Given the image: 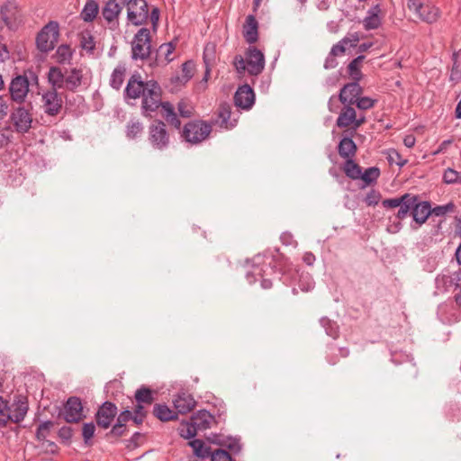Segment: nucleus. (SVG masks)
<instances>
[{"label":"nucleus","instance_id":"1","mask_svg":"<svg viewBox=\"0 0 461 461\" xmlns=\"http://www.w3.org/2000/svg\"><path fill=\"white\" fill-rule=\"evenodd\" d=\"M48 80L51 86L77 92L83 81V72L77 68L69 70L66 68L63 71L59 67H51L48 73Z\"/></svg>","mask_w":461,"mask_h":461},{"label":"nucleus","instance_id":"2","mask_svg":"<svg viewBox=\"0 0 461 461\" xmlns=\"http://www.w3.org/2000/svg\"><path fill=\"white\" fill-rule=\"evenodd\" d=\"M147 140L153 149L167 150L171 144V134L166 122L161 120H154L149 125Z\"/></svg>","mask_w":461,"mask_h":461},{"label":"nucleus","instance_id":"3","mask_svg":"<svg viewBox=\"0 0 461 461\" xmlns=\"http://www.w3.org/2000/svg\"><path fill=\"white\" fill-rule=\"evenodd\" d=\"M161 94V87L157 81H148L146 92L141 96V113L143 116L151 118V113L156 112L160 107L163 103Z\"/></svg>","mask_w":461,"mask_h":461},{"label":"nucleus","instance_id":"4","mask_svg":"<svg viewBox=\"0 0 461 461\" xmlns=\"http://www.w3.org/2000/svg\"><path fill=\"white\" fill-rule=\"evenodd\" d=\"M212 132V124L202 120L187 122L182 131L183 139L191 144H199L205 140Z\"/></svg>","mask_w":461,"mask_h":461},{"label":"nucleus","instance_id":"5","mask_svg":"<svg viewBox=\"0 0 461 461\" xmlns=\"http://www.w3.org/2000/svg\"><path fill=\"white\" fill-rule=\"evenodd\" d=\"M59 23L50 21L40 31L36 37V45L40 51L48 53L55 48L59 36Z\"/></svg>","mask_w":461,"mask_h":461},{"label":"nucleus","instance_id":"6","mask_svg":"<svg viewBox=\"0 0 461 461\" xmlns=\"http://www.w3.org/2000/svg\"><path fill=\"white\" fill-rule=\"evenodd\" d=\"M150 32L141 28L134 35L131 42V59L134 60L147 59L151 54Z\"/></svg>","mask_w":461,"mask_h":461},{"label":"nucleus","instance_id":"7","mask_svg":"<svg viewBox=\"0 0 461 461\" xmlns=\"http://www.w3.org/2000/svg\"><path fill=\"white\" fill-rule=\"evenodd\" d=\"M127 19L133 25H141L149 19V8L146 0H127Z\"/></svg>","mask_w":461,"mask_h":461},{"label":"nucleus","instance_id":"8","mask_svg":"<svg viewBox=\"0 0 461 461\" xmlns=\"http://www.w3.org/2000/svg\"><path fill=\"white\" fill-rule=\"evenodd\" d=\"M55 86L45 91L41 95V108L48 116H57L62 110L63 101Z\"/></svg>","mask_w":461,"mask_h":461},{"label":"nucleus","instance_id":"9","mask_svg":"<svg viewBox=\"0 0 461 461\" xmlns=\"http://www.w3.org/2000/svg\"><path fill=\"white\" fill-rule=\"evenodd\" d=\"M343 105L336 121V125L339 128L352 127L354 130H357L366 122V117L364 115L357 116V112L355 108L352 107L353 104Z\"/></svg>","mask_w":461,"mask_h":461},{"label":"nucleus","instance_id":"10","mask_svg":"<svg viewBox=\"0 0 461 461\" xmlns=\"http://www.w3.org/2000/svg\"><path fill=\"white\" fill-rule=\"evenodd\" d=\"M127 5V0H108L102 9V16L106 21L110 29L114 30L119 26V15Z\"/></svg>","mask_w":461,"mask_h":461},{"label":"nucleus","instance_id":"11","mask_svg":"<svg viewBox=\"0 0 461 461\" xmlns=\"http://www.w3.org/2000/svg\"><path fill=\"white\" fill-rule=\"evenodd\" d=\"M0 14L6 28L10 31L17 30L23 23L21 11L14 2L4 4L0 8Z\"/></svg>","mask_w":461,"mask_h":461},{"label":"nucleus","instance_id":"12","mask_svg":"<svg viewBox=\"0 0 461 461\" xmlns=\"http://www.w3.org/2000/svg\"><path fill=\"white\" fill-rule=\"evenodd\" d=\"M30 80L26 75H19L14 77L9 86L11 99L18 104L25 101L29 93Z\"/></svg>","mask_w":461,"mask_h":461},{"label":"nucleus","instance_id":"13","mask_svg":"<svg viewBox=\"0 0 461 461\" xmlns=\"http://www.w3.org/2000/svg\"><path fill=\"white\" fill-rule=\"evenodd\" d=\"M11 122L18 133H26L32 128V116L24 106L14 109L10 116Z\"/></svg>","mask_w":461,"mask_h":461},{"label":"nucleus","instance_id":"14","mask_svg":"<svg viewBox=\"0 0 461 461\" xmlns=\"http://www.w3.org/2000/svg\"><path fill=\"white\" fill-rule=\"evenodd\" d=\"M117 411V406L113 402L109 401L103 402L95 413L97 426L104 429L110 428Z\"/></svg>","mask_w":461,"mask_h":461},{"label":"nucleus","instance_id":"15","mask_svg":"<svg viewBox=\"0 0 461 461\" xmlns=\"http://www.w3.org/2000/svg\"><path fill=\"white\" fill-rule=\"evenodd\" d=\"M63 417L68 423H77L86 417L80 398L72 396L67 400L64 405Z\"/></svg>","mask_w":461,"mask_h":461},{"label":"nucleus","instance_id":"16","mask_svg":"<svg viewBox=\"0 0 461 461\" xmlns=\"http://www.w3.org/2000/svg\"><path fill=\"white\" fill-rule=\"evenodd\" d=\"M247 70L252 76L259 75L265 68V57L256 47H249L246 53Z\"/></svg>","mask_w":461,"mask_h":461},{"label":"nucleus","instance_id":"17","mask_svg":"<svg viewBox=\"0 0 461 461\" xmlns=\"http://www.w3.org/2000/svg\"><path fill=\"white\" fill-rule=\"evenodd\" d=\"M355 81L346 84L339 91V100L342 104H355L363 93V88Z\"/></svg>","mask_w":461,"mask_h":461},{"label":"nucleus","instance_id":"18","mask_svg":"<svg viewBox=\"0 0 461 461\" xmlns=\"http://www.w3.org/2000/svg\"><path fill=\"white\" fill-rule=\"evenodd\" d=\"M412 217L415 224H411V229L418 230L431 214V208L429 202H420L416 195V201L413 203Z\"/></svg>","mask_w":461,"mask_h":461},{"label":"nucleus","instance_id":"19","mask_svg":"<svg viewBox=\"0 0 461 461\" xmlns=\"http://www.w3.org/2000/svg\"><path fill=\"white\" fill-rule=\"evenodd\" d=\"M148 81L144 82L140 74H133L128 80L127 86L124 90L125 97L131 99H137L143 95L146 92Z\"/></svg>","mask_w":461,"mask_h":461},{"label":"nucleus","instance_id":"20","mask_svg":"<svg viewBox=\"0 0 461 461\" xmlns=\"http://www.w3.org/2000/svg\"><path fill=\"white\" fill-rule=\"evenodd\" d=\"M255 101V95L252 88L244 85L240 86L234 95V104L242 109H249Z\"/></svg>","mask_w":461,"mask_h":461},{"label":"nucleus","instance_id":"21","mask_svg":"<svg viewBox=\"0 0 461 461\" xmlns=\"http://www.w3.org/2000/svg\"><path fill=\"white\" fill-rule=\"evenodd\" d=\"M28 410V402L25 398L20 397L11 404L8 403V413H10L11 416L10 421L14 423L21 422L26 416Z\"/></svg>","mask_w":461,"mask_h":461},{"label":"nucleus","instance_id":"22","mask_svg":"<svg viewBox=\"0 0 461 461\" xmlns=\"http://www.w3.org/2000/svg\"><path fill=\"white\" fill-rule=\"evenodd\" d=\"M382 9L379 4L372 6L363 20V26L366 31L378 29L382 24Z\"/></svg>","mask_w":461,"mask_h":461},{"label":"nucleus","instance_id":"23","mask_svg":"<svg viewBox=\"0 0 461 461\" xmlns=\"http://www.w3.org/2000/svg\"><path fill=\"white\" fill-rule=\"evenodd\" d=\"M174 407L178 413L185 414L191 411L196 405V402L191 394L181 393L173 401Z\"/></svg>","mask_w":461,"mask_h":461},{"label":"nucleus","instance_id":"24","mask_svg":"<svg viewBox=\"0 0 461 461\" xmlns=\"http://www.w3.org/2000/svg\"><path fill=\"white\" fill-rule=\"evenodd\" d=\"M258 23L255 16L252 14L248 15L243 26V37L248 43L252 44L258 41Z\"/></svg>","mask_w":461,"mask_h":461},{"label":"nucleus","instance_id":"25","mask_svg":"<svg viewBox=\"0 0 461 461\" xmlns=\"http://www.w3.org/2000/svg\"><path fill=\"white\" fill-rule=\"evenodd\" d=\"M213 416L205 410H200L191 417V421L197 430H204L210 428Z\"/></svg>","mask_w":461,"mask_h":461},{"label":"nucleus","instance_id":"26","mask_svg":"<svg viewBox=\"0 0 461 461\" xmlns=\"http://www.w3.org/2000/svg\"><path fill=\"white\" fill-rule=\"evenodd\" d=\"M194 64L191 60L185 61L181 68V75H176L171 78V82L177 86L187 83L194 76Z\"/></svg>","mask_w":461,"mask_h":461},{"label":"nucleus","instance_id":"27","mask_svg":"<svg viewBox=\"0 0 461 461\" xmlns=\"http://www.w3.org/2000/svg\"><path fill=\"white\" fill-rule=\"evenodd\" d=\"M357 145L351 138H343L338 146V152L343 158L352 159L356 155Z\"/></svg>","mask_w":461,"mask_h":461},{"label":"nucleus","instance_id":"28","mask_svg":"<svg viewBox=\"0 0 461 461\" xmlns=\"http://www.w3.org/2000/svg\"><path fill=\"white\" fill-rule=\"evenodd\" d=\"M231 111L230 107L227 104H223L220 106L215 124L221 128L231 129L235 126V123L230 122Z\"/></svg>","mask_w":461,"mask_h":461},{"label":"nucleus","instance_id":"29","mask_svg":"<svg viewBox=\"0 0 461 461\" xmlns=\"http://www.w3.org/2000/svg\"><path fill=\"white\" fill-rule=\"evenodd\" d=\"M99 12V5L95 0H86L81 13L80 17L84 22H93Z\"/></svg>","mask_w":461,"mask_h":461},{"label":"nucleus","instance_id":"30","mask_svg":"<svg viewBox=\"0 0 461 461\" xmlns=\"http://www.w3.org/2000/svg\"><path fill=\"white\" fill-rule=\"evenodd\" d=\"M153 414L162 421H168L177 419V414L167 405L157 403L153 408Z\"/></svg>","mask_w":461,"mask_h":461},{"label":"nucleus","instance_id":"31","mask_svg":"<svg viewBox=\"0 0 461 461\" xmlns=\"http://www.w3.org/2000/svg\"><path fill=\"white\" fill-rule=\"evenodd\" d=\"M126 73V68L124 65L119 64L112 72L111 77H110V86L115 90L121 89L124 77Z\"/></svg>","mask_w":461,"mask_h":461},{"label":"nucleus","instance_id":"32","mask_svg":"<svg viewBox=\"0 0 461 461\" xmlns=\"http://www.w3.org/2000/svg\"><path fill=\"white\" fill-rule=\"evenodd\" d=\"M143 123L137 119L130 120L126 124L125 134L129 140H135L143 132Z\"/></svg>","mask_w":461,"mask_h":461},{"label":"nucleus","instance_id":"33","mask_svg":"<svg viewBox=\"0 0 461 461\" xmlns=\"http://www.w3.org/2000/svg\"><path fill=\"white\" fill-rule=\"evenodd\" d=\"M461 79V50L452 54V68L449 80L454 83L459 82Z\"/></svg>","mask_w":461,"mask_h":461},{"label":"nucleus","instance_id":"34","mask_svg":"<svg viewBox=\"0 0 461 461\" xmlns=\"http://www.w3.org/2000/svg\"><path fill=\"white\" fill-rule=\"evenodd\" d=\"M438 9L436 6L424 4L422 9L418 14L419 17L428 23H435L438 18Z\"/></svg>","mask_w":461,"mask_h":461},{"label":"nucleus","instance_id":"35","mask_svg":"<svg viewBox=\"0 0 461 461\" xmlns=\"http://www.w3.org/2000/svg\"><path fill=\"white\" fill-rule=\"evenodd\" d=\"M364 59V55H358L348 66V73L349 77L355 81H360L362 78L360 67Z\"/></svg>","mask_w":461,"mask_h":461},{"label":"nucleus","instance_id":"36","mask_svg":"<svg viewBox=\"0 0 461 461\" xmlns=\"http://www.w3.org/2000/svg\"><path fill=\"white\" fill-rule=\"evenodd\" d=\"M408 197L407 199H404L402 201L401 205H399V210L396 213V217L399 220L404 219L410 212H412L413 203L416 201V195L411 194H407Z\"/></svg>","mask_w":461,"mask_h":461},{"label":"nucleus","instance_id":"37","mask_svg":"<svg viewBox=\"0 0 461 461\" xmlns=\"http://www.w3.org/2000/svg\"><path fill=\"white\" fill-rule=\"evenodd\" d=\"M262 272H265L262 267H255L251 273L247 274V280L249 284H253L257 280V276L261 277V286L264 289H269L272 287V281L265 278Z\"/></svg>","mask_w":461,"mask_h":461},{"label":"nucleus","instance_id":"38","mask_svg":"<svg viewBox=\"0 0 461 461\" xmlns=\"http://www.w3.org/2000/svg\"><path fill=\"white\" fill-rule=\"evenodd\" d=\"M343 170L349 178L353 180L360 179L362 169L353 159L346 160Z\"/></svg>","mask_w":461,"mask_h":461},{"label":"nucleus","instance_id":"39","mask_svg":"<svg viewBox=\"0 0 461 461\" xmlns=\"http://www.w3.org/2000/svg\"><path fill=\"white\" fill-rule=\"evenodd\" d=\"M135 400L138 403L150 405L154 402L152 391L145 386H141L135 393Z\"/></svg>","mask_w":461,"mask_h":461},{"label":"nucleus","instance_id":"40","mask_svg":"<svg viewBox=\"0 0 461 461\" xmlns=\"http://www.w3.org/2000/svg\"><path fill=\"white\" fill-rule=\"evenodd\" d=\"M189 445L192 447L196 456L204 458L211 455V448L206 447L201 439H194L189 442Z\"/></svg>","mask_w":461,"mask_h":461},{"label":"nucleus","instance_id":"41","mask_svg":"<svg viewBox=\"0 0 461 461\" xmlns=\"http://www.w3.org/2000/svg\"><path fill=\"white\" fill-rule=\"evenodd\" d=\"M296 276L298 277V285L301 291L309 292L314 287V281L308 273H301L296 271Z\"/></svg>","mask_w":461,"mask_h":461},{"label":"nucleus","instance_id":"42","mask_svg":"<svg viewBox=\"0 0 461 461\" xmlns=\"http://www.w3.org/2000/svg\"><path fill=\"white\" fill-rule=\"evenodd\" d=\"M320 322L324 328L327 335L333 339H337L339 337V326L335 321L330 320L329 318L323 317L320 320Z\"/></svg>","mask_w":461,"mask_h":461},{"label":"nucleus","instance_id":"43","mask_svg":"<svg viewBox=\"0 0 461 461\" xmlns=\"http://www.w3.org/2000/svg\"><path fill=\"white\" fill-rule=\"evenodd\" d=\"M174 50L175 45L172 42L164 43L160 45L159 48L158 49L156 59H158L163 56L166 64H167L173 60V58H171V54L173 53Z\"/></svg>","mask_w":461,"mask_h":461},{"label":"nucleus","instance_id":"44","mask_svg":"<svg viewBox=\"0 0 461 461\" xmlns=\"http://www.w3.org/2000/svg\"><path fill=\"white\" fill-rule=\"evenodd\" d=\"M380 176V169L376 167H371L365 170L361 174L360 179H362L366 185L375 183Z\"/></svg>","mask_w":461,"mask_h":461},{"label":"nucleus","instance_id":"45","mask_svg":"<svg viewBox=\"0 0 461 461\" xmlns=\"http://www.w3.org/2000/svg\"><path fill=\"white\" fill-rule=\"evenodd\" d=\"M443 181L447 185L461 184V173L448 167L444 171Z\"/></svg>","mask_w":461,"mask_h":461},{"label":"nucleus","instance_id":"46","mask_svg":"<svg viewBox=\"0 0 461 461\" xmlns=\"http://www.w3.org/2000/svg\"><path fill=\"white\" fill-rule=\"evenodd\" d=\"M56 59L59 63L69 61L72 57V51L68 45H60L56 50Z\"/></svg>","mask_w":461,"mask_h":461},{"label":"nucleus","instance_id":"47","mask_svg":"<svg viewBox=\"0 0 461 461\" xmlns=\"http://www.w3.org/2000/svg\"><path fill=\"white\" fill-rule=\"evenodd\" d=\"M52 427H53V422L50 420H47V421L41 423L36 430V438L39 441L45 440Z\"/></svg>","mask_w":461,"mask_h":461},{"label":"nucleus","instance_id":"48","mask_svg":"<svg viewBox=\"0 0 461 461\" xmlns=\"http://www.w3.org/2000/svg\"><path fill=\"white\" fill-rule=\"evenodd\" d=\"M10 413H8V402L0 396V428H4L10 421Z\"/></svg>","mask_w":461,"mask_h":461},{"label":"nucleus","instance_id":"49","mask_svg":"<svg viewBox=\"0 0 461 461\" xmlns=\"http://www.w3.org/2000/svg\"><path fill=\"white\" fill-rule=\"evenodd\" d=\"M95 425L94 422H87L83 425L82 436L86 445H91V439L95 435Z\"/></svg>","mask_w":461,"mask_h":461},{"label":"nucleus","instance_id":"50","mask_svg":"<svg viewBox=\"0 0 461 461\" xmlns=\"http://www.w3.org/2000/svg\"><path fill=\"white\" fill-rule=\"evenodd\" d=\"M197 433V429L194 427L193 422L182 424V427L179 429V434L184 438H192Z\"/></svg>","mask_w":461,"mask_h":461},{"label":"nucleus","instance_id":"51","mask_svg":"<svg viewBox=\"0 0 461 461\" xmlns=\"http://www.w3.org/2000/svg\"><path fill=\"white\" fill-rule=\"evenodd\" d=\"M377 103V99H373L368 96H359L355 104L360 110H369L373 108Z\"/></svg>","mask_w":461,"mask_h":461},{"label":"nucleus","instance_id":"52","mask_svg":"<svg viewBox=\"0 0 461 461\" xmlns=\"http://www.w3.org/2000/svg\"><path fill=\"white\" fill-rule=\"evenodd\" d=\"M127 432V426L122 424L120 422H115V424L112 427L111 430L106 434V438H109L111 437L119 438L125 435Z\"/></svg>","mask_w":461,"mask_h":461},{"label":"nucleus","instance_id":"53","mask_svg":"<svg viewBox=\"0 0 461 461\" xmlns=\"http://www.w3.org/2000/svg\"><path fill=\"white\" fill-rule=\"evenodd\" d=\"M455 209V204L454 203L450 202V203H447V204H443V205H438L436 207H434L433 209H431V214L435 215V216H443L445 214H447V212H452Z\"/></svg>","mask_w":461,"mask_h":461},{"label":"nucleus","instance_id":"54","mask_svg":"<svg viewBox=\"0 0 461 461\" xmlns=\"http://www.w3.org/2000/svg\"><path fill=\"white\" fill-rule=\"evenodd\" d=\"M177 110L179 113V115L184 118H190L193 116L194 113V108L192 105H190L185 101L182 100L177 104Z\"/></svg>","mask_w":461,"mask_h":461},{"label":"nucleus","instance_id":"55","mask_svg":"<svg viewBox=\"0 0 461 461\" xmlns=\"http://www.w3.org/2000/svg\"><path fill=\"white\" fill-rule=\"evenodd\" d=\"M212 461H233L229 452L223 449H217L214 452H211Z\"/></svg>","mask_w":461,"mask_h":461},{"label":"nucleus","instance_id":"56","mask_svg":"<svg viewBox=\"0 0 461 461\" xmlns=\"http://www.w3.org/2000/svg\"><path fill=\"white\" fill-rule=\"evenodd\" d=\"M143 434L140 432H134L132 436L125 441V446L128 449H135L140 446V439Z\"/></svg>","mask_w":461,"mask_h":461},{"label":"nucleus","instance_id":"57","mask_svg":"<svg viewBox=\"0 0 461 461\" xmlns=\"http://www.w3.org/2000/svg\"><path fill=\"white\" fill-rule=\"evenodd\" d=\"M408 197V194H403L400 197H394V198H390V199H384L383 202H382V204L384 208H396L398 207L399 205H401L402 203V201H403L404 199H407Z\"/></svg>","mask_w":461,"mask_h":461},{"label":"nucleus","instance_id":"58","mask_svg":"<svg viewBox=\"0 0 461 461\" xmlns=\"http://www.w3.org/2000/svg\"><path fill=\"white\" fill-rule=\"evenodd\" d=\"M80 45L82 49L87 51H93L95 46L93 36L88 33L83 34L81 37Z\"/></svg>","mask_w":461,"mask_h":461},{"label":"nucleus","instance_id":"59","mask_svg":"<svg viewBox=\"0 0 461 461\" xmlns=\"http://www.w3.org/2000/svg\"><path fill=\"white\" fill-rule=\"evenodd\" d=\"M381 198V194L376 190H371L365 198V203L369 206L376 205Z\"/></svg>","mask_w":461,"mask_h":461},{"label":"nucleus","instance_id":"60","mask_svg":"<svg viewBox=\"0 0 461 461\" xmlns=\"http://www.w3.org/2000/svg\"><path fill=\"white\" fill-rule=\"evenodd\" d=\"M246 64L247 61L241 55L235 56L233 65L238 73L242 74L245 72L248 68V65L246 66Z\"/></svg>","mask_w":461,"mask_h":461},{"label":"nucleus","instance_id":"61","mask_svg":"<svg viewBox=\"0 0 461 461\" xmlns=\"http://www.w3.org/2000/svg\"><path fill=\"white\" fill-rule=\"evenodd\" d=\"M214 45L213 44H207L205 47H204V50H203V60H204V63L206 64V66L209 65V63L211 61L213 60L214 59Z\"/></svg>","mask_w":461,"mask_h":461},{"label":"nucleus","instance_id":"62","mask_svg":"<svg viewBox=\"0 0 461 461\" xmlns=\"http://www.w3.org/2000/svg\"><path fill=\"white\" fill-rule=\"evenodd\" d=\"M359 40H360L359 34L357 32H354V33H351V34L344 37L341 40V41L345 46L349 45L350 47H355V46H357Z\"/></svg>","mask_w":461,"mask_h":461},{"label":"nucleus","instance_id":"63","mask_svg":"<svg viewBox=\"0 0 461 461\" xmlns=\"http://www.w3.org/2000/svg\"><path fill=\"white\" fill-rule=\"evenodd\" d=\"M161 107V115L166 120L169 116H172L176 112L174 106L169 102H163L160 105Z\"/></svg>","mask_w":461,"mask_h":461},{"label":"nucleus","instance_id":"64","mask_svg":"<svg viewBox=\"0 0 461 461\" xmlns=\"http://www.w3.org/2000/svg\"><path fill=\"white\" fill-rule=\"evenodd\" d=\"M388 161L390 164L395 163L400 167H403L406 160H402L401 155L396 150H392L388 155Z\"/></svg>","mask_w":461,"mask_h":461}]
</instances>
